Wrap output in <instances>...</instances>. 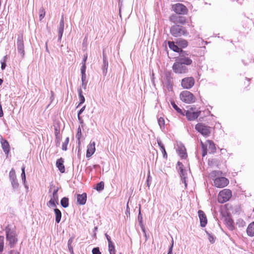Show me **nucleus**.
I'll list each match as a JSON object with an SVG mask.
<instances>
[{"label":"nucleus","mask_w":254,"mask_h":254,"mask_svg":"<svg viewBox=\"0 0 254 254\" xmlns=\"http://www.w3.org/2000/svg\"><path fill=\"white\" fill-rule=\"evenodd\" d=\"M5 232L6 246L10 249L14 248L18 242L17 236L15 231L6 227Z\"/></svg>","instance_id":"1"},{"label":"nucleus","mask_w":254,"mask_h":254,"mask_svg":"<svg viewBox=\"0 0 254 254\" xmlns=\"http://www.w3.org/2000/svg\"><path fill=\"white\" fill-rule=\"evenodd\" d=\"M201 144L202 149V156H204L206 155L207 150L210 153H214L216 151V147L215 144L211 140H207L205 144L201 141Z\"/></svg>","instance_id":"2"},{"label":"nucleus","mask_w":254,"mask_h":254,"mask_svg":"<svg viewBox=\"0 0 254 254\" xmlns=\"http://www.w3.org/2000/svg\"><path fill=\"white\" fill-rule=\"evenodd\" d=\"M171 34L174 37H180L182 35L186 36L188 34L185 28L179 25H174L170 29Z\"/></svg>","instance_id":"3"},{"label":"nucleus","mask_w":254,"mask_h":254,"mask_svg":"<svg viewBox=\"0 0 254 254\" xmlns=\"http://www.w3.org/2000/svg\"><path fill=\"white\" fill-rule=\"evenodd\" d=\"M231 196V191L229 189H224L219 192L218 196V201L219 202L223 203L229 200Z\"/></svg>","instance_id":"4"},{"label":"nucleus","mask_w":254,"mask_h":254,"mask_svg":"<svg viewBox=\"0 0 254 254\" xmlns=\"http://www.w3.org/2000/svg\"><path fill=\"white\" fill-rule=\"evenodd\" d=\"M181 100L188 104L194 102L195 101V97L189 91H183L180 95Z\"/></svg>","instance_id":"5"},{"label":"nucleus","mask_w":254,"mask_h":254,"mask_svg":"<svg viewBox=\"0 0 254 254\" xmlns=\"http://www.w3.org/2000/svg\"><path fill=\"white\" fill-rule=\"evenodd\" d=\"M177 61L184 65H190L192 62L186 52L183 50H181V52L178 57Z\"/></svg>","instance_id":"6"},{"label":"nucleus","mask_w":254,"mask_h":254,"mask_svg":"<svg viewBox=\"0 0 254 254\" xmlns=\"http://www.w3.org/2000/svg\"><path fill=\"white\" fill-rule=\"evenodd\" d=\"M178 170L181 180L185 184V188L187 187V176L188 174V170L183 169V165L180 162H178Z\"/></svg>","instance_id":"7"},{"label":"nucleus","mask_w":254,"mask_h":254,"mask_svg":"<svg viewBox=\"0 0 254 254\" xmlns=\"http://www.w3.org/2000/svg\"><path fill=\"white\" fill-rule=\"evenodd\" d=\"M195 129L204 136H208L210 133V128L204 124L198 123L195 125Z\"/></svg>","instance_id":"8"},{"label":"nucleus","mask_w":254,"mask_h":254,"mask_svg":"<svg viewBox=\"0 0 254 254\" xmlns=\"http://www.w3.org/2000/svg\"><path fill=\"white\" fill-rule=\"evenodd\" d=\"M229 180L225 177H216L213 179V185L218 188H222L227 186Z\"/></svg>","instance_id":"9"},{"label":"nucleus","mask_w":254,"mask_h":254,"mask_svg":"<svg viewBox=\"0 0 254 254\" xmlns=\"http://www.w3.org/2000/svg\"><path fill=\"white\" fill-rule=\"evenodd\" d=\"M173 69L177 73H185L188 71V68L184 64L176 61L173 65Z\"/></svg>","instance_id":"10"},{"label":"nucleus","mask_w":254,"mask_h":254,"mask_svg":"<svg viewBox=\"0 0 254 254\" xmlns=\"http://www.w3.org/2000/svg\"><path fill=\"white\" fill-rule=\"evenodd\" d=\"M194 84V79L192 77H188L182 80L181 85L184 89H190Z\"/></svg>","instance_id":"11"},{"label":"nucleus","mask_w":254,"mask_h":254,"mask_svg":"<svg viewBox=\"0 0 254 254\" xmlns=\"http://www.w3.org/2000/svg\"><path fill=\"white\" fill-rule=\"evenodd\" d=\"M58 190L59 189L58 188L53 187V194L51 196V199L48 204L49 206L56 207L57 204H58Z\"/></svg>","instance_id":"12"},{"label":"nucleus","mask_w":254,"mask_h":254,"mask_svg":"<svg viewBox=\"0 0 254 254\" xmlns=\"http://www.w3.org/2000/svg\"><path fill=\"white\" fill-rule=\"evenodd\" d=\"M173 10L177 14H184L187 12V8L185 5L182 3H177L173 5Z\"/></svg>","instance_id":"13"},{"label":"nucleus","mask_w":254,"mask_h":254,"mask_svg":"<svg viewBox=\"0 0 254 254\" xmlns=\"http://www.w3.org/2000/svg\"><path fill=\"white\" fill-rule=\"evenodd\" d=\"M17 45L18 52L23 58L24 56V47L22 36L18 37L17 41Z\"/></svg>","instance_id":"14"},{"label":"nucleus","mask_w":254,"mask_h":254,"mask_svg":"<svg viewBox=\"0 0 254 254\" xmlns=\"http://www.w3.org/2000/svg\"><path fill=\"white\" fill-rule=\"evenodd\" d=\"M95 151V143L94 141H90L87 146V149L86 156L87 158L90 157Z\"/></svg>","instance_id":"15"},{"label":"nucleus","mask_w":254,"mask_h":254,"mask_svg":"<svg viewBox=\"0 0 254 254\" xmlns=\"http://www.w3.org/2000/svg\"><path fill=\"white\" fill-rule=\"evenodd\" d=\"M200 113V111L192 112L191 111H187L186 112V117L190 121H193L198 118Z\"/></svg>","instance_id":"16"},{"label":"nucleus","mask_w":254,"mask_h":254,"mask_svg":"<svg viewBox=\"0 0 254 254\" xmlns=\"http://www.w3.org/2000/svg\"><path fill=\"white\" fill-rule=\"evenodd\" d=\"M198 216L200 219V226L204 227L206 226L207 222V220L205 214L202 210H198Z\"/></svg>","instance_id":"17"},{"label":"nucleus","mask_w":254,"mask_h":254,"mask_svg":"<svg viewBox=\"0 0 254 254\" xmlns=\"http://www.w3.org/2000/svg\"><path fill=\"white\" fill-rule=\"evenodd\" d=\"M64 160L62 158L57 160L56 162V166L59 170L62 173L65 172V168L64 165Z\"/></svg>","instance_id":"18"},{"label":"nucleus","mask_w":254,"mask_h":254,"mask_svg":"<svg viewBox=\"0 0 254 254\" xmlns=\"http://www.w3.org/2000/svg\"><path fill=\"white\" fill-rule=\"evenodd\" d=\"M86 198L87 196L85 193L78 194L77 196V201L79 204L83 205L86 203Z\"/></svg>","instance_id":"19"},{"label":"nucleus","mask_w":254,"mask_h":254,"mask_svg":"<svg viewBox=\"0 0 254 254\" xmlns=\"http://www.w3.org/2000/svg\"><path fill=\"white\" fill-rule=\"evenodd\" d=\"M103 73L104 75H106L107 72V69L108 66V62L107 60V58L106 56L105 55L104 53L103 54Z\"/></svg>","instance_id":"20"},{"label":"nucleus","mask_w":254,"mask_h":254,"mask_svg":"<svg viewBox=\"0 0 254 254\" xmlns=\"http://www.w3.org/2000/svg\"><path fill=\"white\" fill-rule=\"evenodd\" d=\"M247 233L250 237L254 236V222L251 223L247 229Z\"/></svg>","instance_id":"21"},{"label":"nucleus","mask_w":254,"mask_h":254,"mask_svg":"<svg viewBox=\"0 0 254 254\" xmlns=\"http://www.w3.org/2000/svg\"><path fill=\"white\" fill-rule=\"evenodd\" d=\"M170 20L173 22L180 23L181 24H184L185 23V19L182 16H172L170 18Z\"/></svg>","instance_id":"22"},{"label":"nucleus","mask_w":254,"mask_h":254,"mask_svg":"<svg viewBox=\"0 0 254 254\" xmlns=\"http://www.w3.org/2000/svg\"><path fill=\"white\" fill-rule=\"evenodd\" d=\"M1 146L3 151L6 154H8L9 151V145L6 140H1Z\"/></svg>","instance_id":"23"},{"label":"nucleus","mask_w":254,"mask_h":254,"mask_svg":"<svg viewBox=\"0 0 254 254\" xmlns=\"http://www.w3.org/2000/svg\"><path fill=\"white\" fill-rule=\"evenodd\" d=\"M168 45L169 48L174 52H181V49L178 47V46L176 45L173 42L168 41Z\"/></svg>","instance_id":"24"},{"label":"nucleus","mask_w":254,"mask_h":254,"mask_svg":"<svg viewBox=\"0 0 254 254\" xmlns=\"http://www.w3.org/2000/svg\"><path fill=\"white\" fill-rule=\"evenodd\" d=\"M54 211L56 214V222L57 223H59L60 222L62 217L61 212L58 208H55L54 209Z\"/></svg>","instance_id":"25"},{"label":"nucleus","mask_w":254,"mask_h":254,"mask_svg":"<svg viewBox=\"0 0 254 254\" xmlns=\"http://www.w3.org/2000/svg\"><path fill=\"white\" fill-rule=\"evenodd\" d=\"M225 222L227 227L230 230H232L234 229L233 221L232 219L230 218H226Z\"/></svg>","instance_id":"26"},{"label":"nucleus","mask_w":254,"mask_h":254,"mask_svg":"<svg viewBox=\"0 0 254 254\" xmlns=\"http://www.w3.org/2000/svg\"><path fill=\"white\" fill-rule=\"evenodd\" d=\"M157 143L163 154V157L164 158L167 157V153L166 152L163 144L162 143L161 140H157Z\"/></svg>","instance_id":"27"},{"label":"nucleus","mask_w":254,"mask_h":254,"mask_svg":"<svg viewBox=\"0 0 254 254\" xmlns=\"http://www.w3.org/2000/svg\"><path fill=\"white\" fill-rule=\"evenodd\" d=\"M78 92L79 94V98L80 101L78 105H80L85 102V98L82 94V91L81 88L78 89Z\"/></svg>","instance_id":"28"},{"label":"nucleus","mask_w":254,"mask_h":254,"mask_svg":"<svg viewBox=\"0 0 254 254\" xmlns=\"http://www.w3.org/2000/svg\"><path fill=\"white\" fill-rule=\"evenodd\" d=\"M61 204L64 208H66L68 206V199L67 197H63L61 200Z\"/></svg>","instance_id":"29"},{"label":"nucleus","mask_w":254,"mask_h":254,"mask_svg":"<svg viewBox=\"0 0 254 254\" xmlns=\"http://www.w3.org/2000/svg\"><path fill=\"white\" fill-rule=\"evenodd\" d=\"M177 43L179 46L183 48H185L188 46V42L184 39H180L178 41Z\"/></svg>","instance_id":"30"},{"label":"nucleus","mask_w":254,"mask_h":254,"mask_svg":"<svg viewBox=\"0 0 254 254\" xmlns=\"http://www.w3.org/2000/svg\"><path fill=\"white\" fill-rule=\"evenodd\" d=\"M64 25H59V30H58V36H59V40H60L62 37L63 34L64 32Z\"/></svg>","instance_id":"31"},{"label":"nucleus","mask_w":254,"mask_h":254,"mask_svg":"<svg viewBox=\"0 0 254 254\" xmlns=\"http://www.w3.org/2000/svg\"><path fill=\"white\" fill-rule=\"evenodd\" d=\"M179 155L182 158H186L187 157V154L186 152V150L184 148H181L179 150Z\"/></svg>","instance_id":"32"},{"label":"nucleus","mask_w":254,"mask_h":254,"mask_svg":"<svg viewBox=\"0 0 254 254\" xmlns=\"http://www.w3.org/2000/svg\"><path fill=\"white\" fill-rule=\"evenodd\" d=\"M4 248V237L0 236V254H1Z\"/></svg>","instance_id":"33"},{"label":"nucleus","mask_w":254,"mask_h":254,"mask_svg":"<svg viewBox=\"0 0 254 254\" xmlns=\"http://www.w3.org/2000/svg\"><path fill=\"white\" fill-rule=\"evenodd\" d=\"M171 104L173 107V108L177 111V112L181 114H183L182 110L177 106V105L175 104L174 101H171Z\"/></svg>","instance_id":"34"},{"label":"nucleus","mask_w":254,"mask_h":254,"mask_svg":"<svg viewBox=\"0 0 254 254\" xmlns=\"http://www.w3.org/2000/svg\"><path fill=\"white\" fill-rule=\"evenodd\" d=\"M108 248L110 254H115V249L114 244H111V245H108Z\"/></svg>","instance_id":"35"},{"label":"nucleus","mask_w":254,"mask_h":254,"mask_svg":"<svg viewBox=\"0 0 254 254\" xmlns=\"http://www.w3.org/2000/svg\"><path fill=\"white\" fill-rule=\"evenodd\" d=\"M104 188V183L103 182H101L97 184L96 189L98 191L102 190Z\"/></svg>","instance_id":"36"},{"label":"nucleus","mask_w":254,"mask_h":254,"mask_svg":"<svg viewBox=\"0 0 254 254\" xmlns=\"http://www.w3.org/2000/svg\"><path fill=\"white\" fill-rule=\"evenodd\" d=\"M39 13L40 20H41L44 17V16L45 15L46 12H45L44 9L43 7H41L39 9Z\"/></svg>","instance_id":"37"},{"label":"nucleus","mask_w":254,"mask_h":254,"mask_svg":"<svg viewBox=\"0 0 254 254\" xmlns=\"http://www.w3.org/2000/svg\"><path fill=\"white\" fill-rule=\"evenodd\" d=\"M81 135H82V133H81V129L80 128V127H79L78 128V129H77V133L76 135V137H77V140H78V144H79L80 143V138L81 137Z\"/></svg>","instance_id":"38"},{"label":"nucleus","mask_w":254,"mask_h":254,"mask_svg":"<svg viewBox=\"0 0 254 254\" xmlns=\"http://www.w3.org/2000/svg\"><path fill=\"white\" fill-rule=\"evenodd\" d=\"M22 173H21V178L24 184H25L26 182V176H25V167L23 166L22 168Z\"/></svg>","instance_id":"39"},{"label":"nucleus","mask_w":254,"mask_h":254,"mask_svg":"<svg viewBox=\"0 0 254 254\" xmlns=\"http://www.w3.org/2000/svg\"><path fill=\"white\" fill-rule=\"evenodd\" d=\"M12 186L14 189H17L18 187V183L16 179L10 180Z\"/></svg>","instance_id":"40"},{"label":"nucleus","mask_w":254,"mask_h":254,"mask_svg":"<svg viewBox=\"0 0 254 254\" xmlns=\"http://www.w3.org/2000/svg\"><path fill=\"white\" fill-rule=\"evenodd\" d=\"M69 142V138L66 137L65 140H64V142L63 143L62 145V149L63 150H66L67 149V145Z\"/></svg>","instance_id":"41"},{"label":"nucleus","mask_w":254,"mask_h":254,"mask_svg":"<svg viewBox=\"0 0 254 254\" xmlns=\"http://www.w3.org/2000/svg\"><path fill=\"white\" fill-rule=\"evenodd\" d=\"M9 176L10 178V180L16 179L15 171L13 169H12L10 171Z\"/></svg>","instance_id":"42"},{"label":"nucleus","mask_w":254,"mask_h":254,"mask_svg":"<svg viewBox=\"0 0 254 254\" xmlns=\"http://www.w3.org/2000/svg\"><path fill=\"white\" fill-rule=\"evenodd\" d=\"M158 124H159L160 128H162V127H164V124H165V122H164V119L162 117L159 118L158 120Z\"/></svg>","instance_id":"43"},{"label":"nucleus","mask_w":254,"mask_h":254,"mask_svg":"<svg viewBox=\"0 0 254 254\" xmlns=\"http://www.w3.org/2000/svg\"><path fill=\"white\" fill-rule=\"evenodd\" d=\"M206 233L208 236V240L211 244H213L215 242V238L213 236L211 235L210 234L206 232Z\"/></svg>","instance_id":"44"},{"label":"nucleus","mask_w":254,"mask_h":254,"mask_svg":"<svg viewBox=\"0 0 254 254\" xmlns=\"http://www.w3.org/2000/svg\"><path fill=\"white\" fill-rule=\"evenodd\" d=\"M237 224H238L239 227H243L245 225V222L243 219H240L238 220Z\"/></svg>","instance_id":"45"},{"label":"nucleus","mask_w":254,"mask_h":254,"mask_svg":"<svg viewBox=\"0 0 254 254\" xmlns=\"http://www.w3.org/2000/svg\"><path fill=\"white\" fill-rule=\"evenodd\" d=\"M92 252L93 254H101L99 248H93Z\"/></svg>","instance_id":"46"},{"label":"nucleus","mask_w":254,"mask_h":254,"mask_svg":"<svg viewBox=\"0 0 254 254\" xmlns=\"http://www.w3.org/2000/svg\"><path fill=\"white\" fill-rule=\"evenodd\" d=\"M138 220L140 225H142V216L141 214L140 211H139L138 215Z\"/></svg>","instance_id":"47"},{"label":"nucleus","mask_w":254,"mask_h":254,"mask_svg":"<svg viewBox=\"0 0 254 254\" xmlns=\"http://www.w3.org/2000/svg\"><path fill=\"white\" fill-rule=\"evenodd\" d=\"M8 254H19V252L16 250H11L8 252Z\"/></svg>","instance_id":"48"},{"label":"nucleus","mask_w":254,"mask_h":254,"mask_svg":"<svg viewBox=\"0 0 254 254\" xmlns=\"http://www.w3.org/2000/svg\"><path fill=\"white\" fill-rule=\"evenodd\" d=\"M105 236L107 239V241H108V245H111V244H113V243L112 242V241H111V238L107 234H105Z\"/></svg>","instance_id":"49"},{"label":"nucleus","mask_w":254,"mask_h":254,"mask_svg":"<svg viewBox=\"0 0 254 254\" xmlns=\"http://www.w3.org/2000/svg\"><path fill=\"white\" fill-rule=\"evenodd\" d=\"M86 65H84V64H83L81 67V73H85L86 72Z\"/></svg>","instance_id":"50"},{"label":"nucleus","mask_w":254,"mask_h":254,"mask_svg":"<svg viewBox=\"0 0 254 254\" xmlns=\"http://www.w3.org/2000/svg\"><path fill=\"white\" fill-rule=\"evenodd\" d=\"M87 59V54H85L84 55V58H83V61H82V64H84V65H85Z\"/></svg>","instance_id":"51"},{"label":"nucleus","mask_w":254,"mask_h":254,"mask_svg":"<svg viewBox=\"0 0 254 254\" xmlns=\"http://www.w3.org/2000/svg\"><path fill=\"white\" fill-rule=\"evenodd\" d=\"M126 214L127 215V216L128 217L129 216L130 213H129V208L128 207V204L127 205V210L126 212Z\"/></svg>","instance_id":"52"},{"label":"nucleus","mask_w":254,"mask_h":254,"mask_svg":"<svg viewBox=\"0 0 254 254\" xmlns=\"http://www.w3.org/2000/svg\"><path fill=\"white\" fill-rule=\"evenodd\" d=\"M85 106H83L78 112V115H80L85 110Z\"/></svg>","instance_id":"53"},{"label":"nucleus","mask_w":254,"mask_h":254,"mask_svg":"<svg viewBox=\"0 0 254 254\" xmlns=\"http://www.w3.org/2000/svg\"><path fill=\"white\" fill-rule=\"evenodd\" d=\"M59 25H64V16H62L61 19V20H60V24Z\"/></svg>","instance_id":"54"},{"label":"nucleus","mask_w":254,"mask_h":254,"mask_svg":"<svg viewBox=\"0 0 254 254\" xmlns=\"http://www.w3.org/2000/svg\"><path fill=\"white\" fill-rule=\"evenodd\" d=\"M68 249H69V252H70L71 254H72V253H73V248H72V246H71V245H68Z\"/></svg>","instance_id":"55"},{"label":"nucleus","mask_w":254,"mask_h":254,"mask_svg":"<svg viewBox=\"0 0 254 254\" xmlns=\"http://www.w3.org/2000/svg\"><path fill=\"white\" fill-rule=\"evenodd\" d=\"M72 242H73V238H71L68 241L67 245H71Z\"/></svg>","instance_id":"56"},{"label":"nucleus","mask_w":254,"mask_h":254,"mask_svg":"<svg viewBox=\"0 0 254 254\" xmlns=\"http://www.w3.org/2000/svg\"><path fill=\"white\" fill-rule=\"evenodd\" d=\"M78 116V119L80 122V124H82L83 121V120L82 119V118L80 117V115H77Z\"/></svg>","instance_id":"57"},{"label":"nucleus","mask_w":254,"mask_h":254,"mask_svg":"<svg viewBox=\"0 0 254 254\" xmlns=\"http://www.w3.org/2000/svg\"><path fill=\"white\" fill-rule=\"evenodd\" d=\"M1 69H4L6 66V64L4 62H1Z\"/></svg>","instance_id":"58"},{"label":"nucleus","mask_w":254,"mask_h":254,"mask_svg":"<svg viewBox=\"0 0 254 254\" xmlns=\"http://www.w3.org/2000/svg\"><path fill=\"white\" fill-rule=\"evenodd\" d=\"M86 85H87V82H82V87H83L84 89H86Z\"/></svg>","instance_id":"59"},{"label":"nucleus","mask_w":254,"mask_h":254,"mask_svg":"<svg viewBox=\"0 0 254 254\" xmlns=\"http://www.w3.org/2000/svg\"><path fill=\"white\" fill-rule=\"evenodd\" d=\"M172 251L173 249H172V248H169L167 254H172Z\"/></svg>","instance_id":"60"},{"label":"nucleus","mask_w":254,"mask_h":254,"mask_svg":"<svg viewBox=\"0 0 254 254\" xmlns=\"http://www.w3.org/2000/svg\"><path fill=\"white\" fill-rule=\"evenodd\" d=\"M171 243H172V244H171V246H170V248H172V249H173V246H174V240H173V238H172Z\"/></svg>","instance_id":"61"},{"label":"nucleus","mask_w":254,"mask_h":254,"mask_svg":"<svg viewBox=\"0 0 254 254\" xmlns=\"http://www.w3.org/2000/svg\"><path fill=\"white\" fill-rule=\"evenodd\" d=\"M81 77H82L83 78H86V73H81Z\"/></svg>","instance_id":"62"},{"label":"nucleus","mask_w":254,"mask_h":254,"mask_svg":"<svg viewBox=\"0 0 254 254\" xmlns=\"http://www.w3.org/2000/svg\"><path fill=\"white\" fill-rule=\"evenodd\" d=\"M81 80H82V82H85L86 78L81 77Z\"/></svg>","instance_id":"63"},{"label":"nucleus","mask_w":254,"mask_h":254,"mask_svg":"<svg viewBox=\"0 0 254 254\" xmlns=\"http://www.w3.org/2000/svg\"><path fill=\"white\" fill-rule=\"evenodd\" d=\"M142 231H143V233H144V235L145 237H146V233H145V229L144 228H142Z\"/></svg>","instance_id":"64"}]
</instances>
